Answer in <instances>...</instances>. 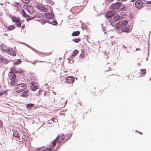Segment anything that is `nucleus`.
<instances>
[{
    "label": "nucleus",
    "mask_w": 151,
    "mask_h": 151,
    "mask_svg": "<svg viewBox=\"0 0 151 151\" xmlns=\"http://www.w3.org/2000/svg\"><path fill=\"white\" fill-rule=\"evenodd\" d=\"M70 136L68 134L64 135L63 133H60L58 135L56 138L57 140V142L59 144L64 142L67 141L70 138Z\"/></svg>",
    "instance_id": "obj_1"
},
{
    "label": "nucleus",
    "mask_w": 151,
    "mask_h": 151,
    "mask_svg": "<svg viewBox=\"0 0 151 151\" xmlns=\"http://www.w3.org/2000/svg\"><path fill=\"white\" fill-rule=\"evenodd\" d=\"M26 85L24 83H19L16 85L15 91L17 93H20L26 88Z\"/></svg>",
    "instance_id": "obj_2"
},
{
    "label": "nucleus",
    "mask_w": 151,
    "mask_h": 151,
    "mask_svg": "<svg viewBox=\"0 0 151 151\" xmlns=\"http://www.w3.org/2000/svg\"><path fill=\"white\" fill-rule=\"evenodd\" d=\"M67 104V100L61 98L59 100V102L57 103L58 106L60 108H63Z\"/></svg>",
    "instance_id": "obj_3"
},
{
    "label": "nucleus",
    "mask_w": 151,
    "mask_h": 151,
    "mask_svg": "<svg viewBox=\"0 0 151 151\" xmlns=\"http://www.w3.org/2000/svg\"><path fill=\"white\" fill-rule=\"evenodd\" d=\"M122 3L117 2L112 4L111 6L110 9L113 10H117L119 9L122 6Z\"/></svg>",
    "instance_id": "obj_4"
},
{
    "label": "nucleus",
    "mask_w": 151,
    "mask_h": 151,
    "mask_svg": "<svg viewBox=\"0 0 151 151\" xmlns=\"http://www.w3.org/2000/svg\"><path fill=\"white\" fill-rule=\"evenodd\" d=\"M24 9L26 8V10L30 14L33 13L35 11L33 7L30 5H24Z\"/></svg>",
    "instance_id": "obj_5"
},
{
    "label": "nucleus",
    "mask_w": 151,
    "mask_h": 151,
    "mask_svg": "<svg viewBox=\"0 0 151 151\" xmlns=\"http://www.w3.org/2000/svg\"><path fill=\"white\" fill-rule=\"evenodd\" d=\"M135 6L138 9H140L142 8L143 6V3L141 0H139L137 1L135 3Z\"/></svg>",
    "instance_id": "obj_6"
},
{
    "label": "nucleus",
    "mask_w": 151,
    "mask_h": 151,
    "mask_svg": "<svg viewBox=\"0 0 151 151\" xmlns=\"http://www.w3.org/2000/svg\"><path fill=\"white\" fill-rule=\"evenodd\" d=\"M35 7L37 9L44 12H46L48 11V9L47 8L40 5V4H36L35 6Z\"/></svg>",
    "instance_id": "obj_7"
},
{
    "label": "nucleus",
    "mask_w": 151,
    "mask_h": 151,
    "mask_svg": "<svg viewBox=\"0 0 151 151\" xmlns=\"http://www.w3.org/2000/svg\"><path fill=\"white\" fill-rule=\"evenodd\" d=\"M74 81V78L73 76H68L65 79V82L67 83H73Z\"/></svg>",
    "instance_id": "obj_8"
},
{
    "label": "nucleus",
    "mask_w": 151,
    "mask_h": 151,
    "mask_svg": "<svg viewBox=\"0 0 151 151\" xmlns=\"http://www.w3.org/2000/svg\"><path fill=\"white\" fill-rule=\"evenodd\" d=\"M128 23V21L126 19H124L121 23V24L120 23H118L116 24V27L118 26L119 27H123V26L127 25Z\"/></svg>",
    "instance_id": "obj_9"
},
{
    "label": "nucleus",
    "mask_w": 151,
    "mask_h": 151,
    "mask_svg": "<svg viewBox=\"0 0 151 151\" xmlns=\"http://www.w3.org/2000/svg\"><path fill=\"white\" fill-rule=\"evenodd\" d=\"M122 27V30L124 32H129L132 30L131 29L129 28V27L128 25H126Z\"/></svg>",
    "instance_id": "obj_10"
},
{
    "label": "nucleus",
    "mask_w": 151,
    "mask_h": 151,
    "mask_svg": "<svg viewBox=\"0 0 151 151\" xmlns=\"http://www.w3.org/2000/svg\"><path fill=\"white\" fill-rule=\"evenodd\" d=\"M114 13V11L113 10L108 11L106 13V16L107 18H110L113 17Z\"/></svg>",
    "instance_id": "obj_11"
},
{
    "label": "nucleus",
    "mask_w": 151,
    "mask_h": 151,
    "mask_svg": "<svg viewBox=\"0 0 151 151\" xmlns=\"http://www.w3.org/2000/svg\"><path fill=\"white\" fill-rule=\"evenodd\" d=\"M20 13L24 18L27 19L28 18V19H32V18H30L29 16L26 14V12L23 9H22L21 11H20Z\"/></svg>",
    "instance_id": "obj_12"
},
{
    "label": "nucleus",
    "mask_w": 151,
    "mask_h": 151,
    "mask_svg": "<svg viewBox=\"0 0 151 151\" xmlns=\"http://www.w3.org/2000/svg\"><path fill=\"white\" fill-rule=\"evenodd\" d=\"M13 136L16 138V140L18 141L20 140V138L19 134L17 131H15L13 132Z\"/></svg>",
    "instance_id": "obj_13"
},
{
    "label": "nucleus",
    "mask_w": 151,
    "mask_h": 151,
    "mask_svg": "<svg viewBox=\"0 0 151 151\" xmlns=\"http://www.w3.org/2000/svg\"><path fill=\"white\" fill-rule=\"evenodd\" d=\"M29 90L25 91L21 94L20 96L24 97H26L29 96Z\"/></svg>",
    "instance_id": "obj_14"
},
{
    "label": "nucleus",
    "mask_w": 151,
    "mask_h": 151,
    "mask_svg": "<svg viewBox=\"0 0 151 151\" xmlns=\"http://www.w3.org/2000/svg\"><path fill=\"white\" fill-rule=\"evenodd\" d=\"M6 51H8V52L11 55L15 56L16 55L15 52L12 49L9 48Z\"/></svg>",
    "instance_id": "obj_15"
},
{
    "label": "nucleus",
    "mask_w": 151,
    "mask_h": 151,
    "mask_svg": "<svg viewBox=\"0 0 151 151\" xmlns=\"http://www.w3.org/2000/svg\"><path fill=\"white\" fill-rule=\"evenodd\" d=\"M35 83L34 82H32L30 84L31 85V89L33 91H35L36 89L38 88V86L37 85H35Z\"/></svg>",
    "instance_id": "obj_16"
},
{
    "label": "nucleus",
    "mask_w": 151,
    "mask_h": 151,
    "mask_svg": "<svg viewBox=\"0 0 151 151\" xmlns=\"http://www.w3.org/2000/svg\"><path fill=\"white\" fill-rule=\"evenodd\" d=\"M45 16L48 19H52L54 17L53 14L50 13H45Z\"/></svg>",
    "instance_id": "obj_17"
},
{
    "label": "nucleus",
    "mask_w": 151,
    "mask_h": 151,
    "mask_svg": "<svg viewBox=\"0 0 151 151\" xmlns=\"http://www.w3.org/2000/svg\"><path fill=\"white\" fill-rule=\"evenodd\" d=\"M10 80H11L10 82V84L12 86L15 85L16 84L18 83L17 80L16 78Z\"/></svg>",
    "instance_id": "obj_18"
},
{
    "label": "nucleus",
    "mask_w": 151,
    "mask_h": 151,
    "mask_svg": "<svg viewBox=\"0 0 151 151\" xmlns=\"http://www.w3.org/2000/svg\"><path fill=\"white\" fill-rule=\"evenodd\" d=\"M57 142V140L56 139L51 142V145H50L51 148H53L55 146Z\"/></svg>",
    "instance_id": "obj_19"
},
{
    "label": "nucleus",
    "mask_w": 151,
    "mask_h": 151,
    "mask_svg": "<svg viewBox=\"0 0 151 151\" xmlns=\"http://www.w3.org/2000/svg\"><path fill=\"white\" fill-rule=\"evenodd\" d=\"M35 18H42L43 17V15L42 14L37 13L34 14Z\"/></svg>",
    "instance_id": "obj_20"
},
{
    "label": "nucleus",
    "mask_w": 151,
    "mask_h": 151,
    "mask_svg": "<svg viewBox=\"0 0 151 151\" xmlns=\"http://www.w3.org/2000/svg\"><path fill=\"white\" fill-rule=\"evenodd\" d=\"M13 22H15L17 26L18 27L21 26V23L19 21V19H12Z\"/></svg>",
    "instance_id": "obj_21"
},
{
    "label": "nucleus",
    "mask_w": 151,
    "mask_h": 151,
    "mask_svg": "<svg viewBox=\"0 0 151 151\" xmlns=\"http://www.w3.org/2000/svg\"><path fill=\"white\" fill-rule=\"evenodd\" d=\"M13 5L15 7H17V11L19 10V9H20L21 7L20 4L19 3L15 2Z\"/></svg>",
    "instance_id": "obj_22"
},
{
    "label": "nucleus",
    "mask_w": 151,
    "mask_h": 151,
    "mask_svg": "<svg viewBox=\"0 0 151 151\" xmlns=\"http://www.w3.org/2000/svg\"><path fill=\"white\" fill-rule=\"evenodd\" d=\"M16 75L13 73H11L9 74V78L10 79H12L16 78Z\"/></svg>",
    "instance_id": "obj_23"
},
{
    "label": "nucleus",
    "mask_w": 151,
    "mask_h": 151,
    "mask_svg": "<svg viewBox=\"0 0 151 151\" xmlns=\"http://www.w3.org/2000/svg\"><path fill=\"white\" fill-rule=\"evenodd\" d=\"M72 10L73 12L75 13V14H78L80 12V11L78 10V7H75L73 8L72 9Z\"/></svg>",
    "instance_id": "obj_24"
},
{
    "label": "nucleus",
    "mask_w": 151,
    "mask_h": 151,
    "mask_svg": "<svg viewBox=\"0 0 151 151\" xmlns=\"http://www.w3.org/2000/svg\"><path fill=\"white\" fill-rule=\"evenodd\" d=\"M34 104L29 103L27 104L26 106V108L30 109L31 108L33 107L34 106Z\"/></svg>",
    "instance_id": "obj_25"
},
{
    "label": "nucleus",
    "mask_w": 151,
    "mask_h": 151,
    "mask_svg": "<svg viewBox=\"0 0 151 151\" xmlns=\"http://www.w3.org/2000/svg\"><path fill=\"white\" fill-rule=\"evenodd\" d=\"M112 17H113L114 19H119L120 18L119 14L117 13H115L114 12Z\"/></svg>",
    "instance_id": "obj_26"
},
{
    "label": "nucleus",
    "mask_w": 151,
    "mask_h": 151,
    "mask_svg": "<svg viewBox=\"0 0 151 151\" xmlns=\"http://www.w3.org/2000/svg\"><path fill=\"white\" fill-rule=\"evenodd\" d=\"M80 32L79 31H77L73 32L72 34V36H78L80 34Z\"/></svg>",
    "instance_id": "obj_27"
},
{
    "label": "nucleus",
    "mask_w": 151,
    "mask_h": 151,
    "mask_svg": "<svg viewBox=\"0 0 151 151\" xmlns=\"http://www.w3.org/2000/svg\"><path fill=\"white\" fill-rule=\"evenodd\" d=\"M95 93L97 94V95H101L102 93V91L99 89H98L96 90Z\"/></svg>",
    "instance_id": "obj_28"
},
{
    "label": "nucleus",
    "mask_w": 151,
    "mask_h": 151,
    "mask_svg": "<svg viewBox=\"0 0 151 151\" xmlns=\"http://www.w3.org/2000/svg\"><path fill=\"white\" fill-rule=\"evenodd\" d=\"M78 53V51L77 50H74L72 53V55H71V58L76 56L77 54Z\"/></svg>",
    "instance_id": "obj_29"
},
{
    "label": "nucleus",
    "mask_w": 151,
    "mask_h": 151,
    "mask_svg": "<svg viewBox=\"0 0 151 151\" xmlns=\"http://www.w3.org/2000/svg\"><path fill=\"white\" fill-rule=\"evenodd\" d=\"M146 70L145 69H144L141 70L140 73H141V76H144L146 73Z\"/></svg>",
    "instance_id": "obj_30"
},
{
    "label": "nucleus",
    "mask_w": 151,
    "mask_h": 151,
    "mask_svg": "<svg viewBox=\"0 0 151 151\" xmlns=\"http://www.w3.org/2000/svg\"><path fill=\"white\" fill-rule=\"evenodd\" d=\"M15 27L13 25L9 26L6 27L7 29L8 30H12L15 28Z\"/></svg>",
    "instance_id": "obj_31"
},
{
    "label": "nucleus",
    "mask_w": 151,
    "mask_h": 151,
    "mask_svg": "<svg viewBox=\"0 0 151 151\" xmlns=\"http://www.w3.org/2000/svg\"><path fill=\"white\" fill-rule=\"evenodd\" d=\"M21 60L20 59H18L15 62H14L13 64L15 65H17L21 63Z\"/></svg>",
    "instance_id": "obj_32"
},
{
    "label": "nucleus",
    "mask_w": 151,
    "mask_h": 151,
    "mask_svg": "<svg viewBox=\"0 0 151 151\" xmlns=\"http://www.w3.org/2000/svg\"><path fill=\"white\" fill-rule=\"evenodd\" d=\"M1 62H1V64H4L5 63H8V62H7V60L3 58H2V60H1Z\"/></svg>",
    "instance_id": "obj_33"
},
{
    "label": "nucleus",
    "mask_w": 151,
    "mask_h": 151,
    "mask_svg": "<svg viewBox=\"0 0 151 151\" xmlns=\"http://www.w3.org/2000/svg\"><path fill=\"white\" fill-rule=\"evenodd\" d=\"M27 138V137L25 135H23L22 136V142H24L26 140Z\"/></svg>",
    "instance_id": "obj_34"
},
{
    "label": "nucleus",
    "mask_w": 151,
    "mask_h": 151,
    "mask_svg": "<svg viewBox=\"0 0 151 151\" xmlns=\"http://www.w3.org/2000/svg\"><path fill=\"white\" fill-rule=\"evenodd\" d=\"M79 57L82 58H84L85 56L84 54V51L83 50V52H81V54L79 56Z\"/></svg>",
    "instance_id": "obj_35"
},
{
    "label": "nucleus",
    "mask_w": 151,
    "mask_h": 151,
    "mask_svg": "<svg viewBox=\"0 0 151 151\" xmlns=\"http://www.w3.org/2000/svg\"><path fill=\"white\" fill-rule=\"evenodd\" d=\"M40 151H52V150L51 148H47Z\"/></svg>",
    "instance_id": "obj_36"
},
{
    "label": "nucleus",
    "mask_w": 151,
    "mask_h": 151,
    "mask_svg": "<svg viewBox=\"0 0 151 151\" xmlns=\"http://www.w3.org/2000/svg\"><path fill=\"white\" fill-rule=\"evenodd\" d=\"M81 39L79 38H76L73 40V41L76 43L79 42L81 41Z\"/></svg>",
    "instance_id": "obj_37"
},
{
    "label": "nucleus",
    "mask_w": 151,
    "mask_h": 151,
    "mask_svg": "<svg viewBox=\"0 0 151 151\" xmlns=\"http://www.w3.org/2000/svg\"><path fill=\"white\" fill-rule=\"evenodd\" d=\"M39 21L40 22V21L42 22V24H44L45 23L47 22H48V20H46V19H41L40 20H39Z\"/></svg>",
    "instance_id": "obj_38"
},
{
    "label": "nucleus",
    "mask_w": 151,
    "mask_h": 151,
    "mask_svg": "<svg viewBox=\"0 0 151 151\" xmlns=\"http://www.w3.org/2000/svg\"><path fill=\"white\" fill-rule=\"evenodd\" d=\"M49 23H51L52 24H53L54 25H56L57 24V22H56V21L55 20H54V21H51V22H49Z\"/></svg>",
    "instance_id": "obj_39"
},
{
    "label": "nucleus",
    "mask_w": 151,
    "mask_h": 151,
    "mask_svg": "<svg viewBox=\"0 0 151 151\" xmlns=\"http://www.w3.org/2000/svg\"><path fill=\"white\" fill-rule=\"evenodd\" d=\"M22 2L26 4L29 3L30 1V0H21Z\"/></svg>",
    "instance_id": "obj_40"
},
{
    "label": "nucleus",
    "mask_w": 151,
    "mask_h": 151,
    "mask_svg": "<svg viewBox=\"0 0 151 151\" xmlns=\"http://www.w3.org/2000/svg\"><path fill=\"white\" fill-rule=\"evenodd\" d=\"M50 101L52 103H53L55 101L54 98L52 97L50 99Z\"/></svg>",
    "instance_id": "obj_41"
},
{
    "label": "nucleus",
    "mask_w": 151,
    "mask_h": 151,
    "mask_svg": "<svg viewBox=\"0 0 151 151\" xmlns=\"http://www.w3.org/2000/svg\"><path fill=\"white\" fill-rule=\"evenodd\" d=\"M15 73H23V71L22 70H19V71L17 70L15 71Z\"/></svg>",
    "instance_id": "obj_42"
},
{
    "label": "nucleus",
    "mask_w": 151,
    "mask_h": 151,
    "mask_svg": "<svg viewBox=\"0 0 151 151\" xmlns=\"http://www.w3.org/2000/svg\"><path fill=\"white\" fill-rule=\"evenodd\" d=\"M51 121L53 122H58V119H56V118L52 119H51Z\"/></svg>",
    "instance_id": "obj_43"
},
{
    "label": "nucleus",
    "mask_w": 151,
    "mask_h": 151,
    "mask_svg": "<svg viewBox=\"0 0 151 151\" xmlns=\"http://www.w3.org/2000/svg\"><path fill=\"white\" fill-rule=\"evenodd\" d=\"M10 17L12 19H18V17L16 18L14 16H12V15H10Z\"/></svg>",
    "instance_id": "obj_44"
},
{
    "label": "nucleus",
    "mask_w": 151,
    "mask_h": 151,
    "mask_svg": "<svg viewBox=\"0 0 151 151\" xmlns=\"http://www.w3.org/2000/svg\"><path fill=\"white\" fill-rule=\"evenodd\" d=\"M114 0H105V1L106 2L111 3Z\"/></svg>",
    "instance_id": "obj_45"
},
{
    "label": "nucleus",
    "mask_w": 151,
    "mask_h": 151,
    "mask_svg": "<svg viewBox=\"0 0 151 151\" xmlns=\"http://www.w3.org/2000/svg\"><path fill=\"white\" fill-rule=\"evenodd\" d=\"M73 118V121L72 122V124L73 125L74 124V121L75 120V119H73V117H72Z\"/></svg>",
    "instance_id": "obj_46"
},
{
    "label": "nucleus",
    "mask_w": 151,
    "mask_h": 151,
    "mask_svg": "<svg viewBox=\"0 0 151 151\" xmlns=\"http://www.w3.org/2000/svg\"><path fill=\"white\" fill-rule=\"evenodd\" d=\"M136 131L137 132H138L140 134H142V132H139V131H137V130H136Z\"/></svg>",
    "instance_id": "obj_47"
},
{
    "label": "nucleus",
    "mask_w": 151,
    "mask_h": 151,
    "mask_svg": "<svg viewBox=\"0 0 151 151\" xmlns=\"http://www.w3.org/2000/svg\"><path fill=\"white\" fill-rule=\"evenodd\" d=\"M2 57H0V64L2 62L1 60H2Z\"/></svg>",
    "instance_id": "obj_48"
},
{
    "label": "nucleus",
    "mask_w": 151,
    "mask_h": 151,
    "mask_svg": "<svg viewBox=\"0 0 151 151\" xmlns=\"http://www.w3.org/2000/svg\"><path fill=\"white\" fill-rule=\"evenodd\" d=\"M118 33L119 35H121L122 34V32H119V31L118 32Z\"/></svg>",
    "instance_id": "obj_49"
},
{
    "label": "nucleus",
    "mask_w": 151,
    "mask_h": 151,
    "mask_svg": "<svg viewBox=\"0 0 151 151\" xmlns=\"http://www.w3.org/2000/svg\"><path fill=\"white\" fill-rule=\"evenodd\" d=\"M51 73H52V74H53V73H55V71H54V70H52V71H51Z\"/></svg>",
    "instance_id": "obj_50"
},
{
    "label": "nucleus",
    "mask_w": 151,
    "mask_h": 151,
    "mask_svg": "<svg viewBox=\"0 0 151 151\" xmlns=\"http://www.w3.org/2000/svg\"><path fill=\"white\" fill-rule=\"evenodd\" d=\"M137 65L139 66H140L141 65V64L140 63H137Z\"/></svg>",
    "instance_id": "obj_51"
},
{
    "label": "nucleus",
    "mask_w": 151,
    "mask_h": 151,
    "mask_svg": "<svg viewBox=\"0 0 151 151\" xmlns=\"http://www.w3.org/2000/svg\"><path fill=\"white\" fill-rule=\"evenodd\" d=\"M41 148H36V150H40Z\"/></svg>",
    "instance_id": "obj_52"
},
{
    "label": "nucleus",
    "mask_w": 151,
    "mask_h": 151,
    "mask_svg": "<svg viewBox=\"0 0 151 151\" xmlns=\"http://www.w3.org/2000/svg\"><path fill=\"white\" fill-rule=\"evenodd\" d=\"M148 4H151V1H149L148 2Z\"/></svg>",
    "instance_id": "obj_53"
},
{
    "label": "nucleus",
    "mask_w": 151,
    "mask_h": 151,
    "mask_svg": "<svg viewBox=\"0 0 151 151\" xmlns=\"http://www.w3.org/2000/svg\"><path fill=\"white\" fill-rule=\"evenodd\" d=\"M113 20H114L115 22L117 21L118 19H113Z\"/></svg>",
    "instance_id": "obj_54"
},
{
    "label": "nucleus",
    "mask_w": 151,
    "mask_h": 151,
    "mask_svg": "<svg viewBox=\"0 0 151 151\" xmlns=\"http://www.w3.org/2000/svg\"><path fill=\"white\" fill-rule=\"evenodd\" d=\"M139 50V48H137L136 49V51H137V50Z\"/></svg>",
    "instance_id": "obj_55"
},
{
    "label": "nucleus",
    "mask_w": 151,
    "mask_h": 151,
    "mask_svg": "<svg viewBox=\"0 0 151 151\" xmlns=\"http://www.w3.org/2000/svg\"><path fill=\"white\" fill-rule=\"evenodd\" d=\"M51 121L50 120H49V122H50V123H52V122L50 121Z\"/></svg>",
    "instance_id": "obj_56"
},
{
    "label": "nucleus",
    "mask_w": 151,
    "mask_h": 151,
    "mask_svg": "<svg viewBox=\"0 0 151 151\" xmlns=\"http://www.w3.org/2000/svg\"><path fill=\"white\" fill-rule=\"evenodd\" d=\"M39 92L41 93L42 92V91L41 90H40L39 91Z\"/></svg>",
    "instance_id": "obj_57"
},
{
    "label": "nucleus",
    "mask_w": 151,
    "mask_h": 151,
    "mask_svg": "<svg viewBox=\"0 0 151 151\" xmlns=\"http://www.w3.org/2000/svg\"><path fill=\"white\" fill-rule=\"evenodd\" d=\"M31 19H27V20L28 21V20H30Z\"/></svg>",
    "instance_id": "obj_58"
},
{
    "label": "nucleus",
    "mask_w": 151,
    "mask_h": 151,
    "mask_svg": "<svg viewBox=\"0 0 151 151\" xmlns=\"http://www.w3.org/2000/svg\"><path fill=\"white\" fill-rule=\"evenodd\" d=\"M49 54H50H50H51V53H49Z\"/></svg>",
    "instance_id": "obj_59"
},
{
    "label": "nucleus",
    "mask_w": 151,
    "mask_h": 151,
    "mask_svg": "<svg viewBox=\"0 0 151 151\" xmlns=\"http://www.w3.org/2000/svg\"><path fill=\"white\" fill-rule=\"evenodd\" d=\"M110 70H110H108L107 71H109V70Z\"/></svg>",
    "instance_id": "obj_60"
}]
</instances>
